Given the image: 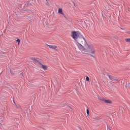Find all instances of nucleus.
<instances>
[{"mask_svg":"<svg viewBox=\"0 0 130 130\" xmlns=\"http://www.w3.org/2000/svg\"><path fill=\"white\" fill-rule=\"evenodd\" d=\"M84 45H85V48L84 47L82 44H78V48L80 50H81L82 53H83V54L90 55L92 57H95L94 55L90 54V53L94 54L95 52H96L95 50H94V47H93V45H89L87 44H85Z\"/></svg>","mask_w":130,"mask_h":130,"instance_id":"nucleus-1","label":"nucleus"},{"mask_svg":"<svg viewBox=\"0 0 130 130\" xmlns=\"http://www.w3.org/2000/svg\"><path fill=\"white\" fill-rule=\"evenodd\" d=\"M76 41H77L78 44H82V45L87 44L86 40L85 38H84V37H83V35H82L81 36H80L79 38H78Z\"/></svg>","mask_w":130,"mask_h":130,"instance_id":"nucleus-2","label":"nucleus"},{"mask_svg":"<svg viewBox=\"0 0 130 130\" xmlns=\"http://www.w3.org/2000/svg\"><path fill=\"white\" fill-rule=\"evenodd\" d=\"M72 37H73V39H75V40H76L80 37V36H82V34H81V33H80L79 31H72Z\"/></svg>","mask_w":130,"mask_h":130,"instance_id":"nucleus-3","label":"nucleus"},{"mask_svg":"<svg viewBox=\"0 0 130 130\" xmlns=\"http://www.w3.org/2000/svg\"><path fill=\"white\" fill-rule=\"evenodd\" d=\"M99 100L101 101H104L105 103H107L108 104H112V102L109 100H105L104 98H99Z\"/></svg>","mask_w":130,"mask_h":130,"instance_id":"nucleus-4","label":"nucleus"},{"mask_svg":"<svg viewBox=\"0 0 130 130\" xmlns=\"http://www.w3.org/2000/svg\"><path fill=\"white\" fill-rule=\"evenodd\" d=\"M108 77H109L110 80H111V81H113V82H115V81L116 82H117V81H118V79H117V78L114 77L113 76L108 75Z\"/></svg>","mask_w":130,"mask_h":130,"instance_id":"nucleus-5","label":"nucleus"},{"mask_svg":"<svg viewBox=\"0 0 130 130\" xmlns=\"http://www.w3.org/2000/svg\"><path fill=\"white\" fill-rule=\"evenodd\" d=\"M30 59H31V60H33L34 63H39V64H41V61L38 60L34 57H32L31 58H30Z\"/></svg>","mask_w":130,"mask_h":130,"instance_id":"nucleus-6","label":"nucleus"},{"mask_svg":"<svg viewBox=\"0 0 130 130\" xmlns=\"http://www.w3.org/2000/svg\"><path fill=\"white\" fill-rule=\"evenodd\" d=\"M47 46H48L49 48H50L51 49H54V50H56V49H57V46L56 45H47Z\"/></svg>","mask_w":130,"mask_h":130,"instance_id":"nucleus-7","label":"nucleus"},{"mask_svg":"<svg viewBox=\"0 0 130 130\" xmlns=\"http://www.w3.org/2000/svg\"><path fill=\"white\" fill-rule=\"evenodd\" d=\"M40 65L42 66V68L43 69V70H44L45 71H47V68H48L47 66L43 65L42 63H41Z\"/></svg>","mask_w":130,"mask_h":130,"instance_id":"nucleus-8","label":"nucleus"},{"mask_svg":"<svg viewBox=\"0 0 130 130\" xmlns=\"http://www.w3.org/2000/svg\"><path fill=\"white\" fill-rule=\"evenodd\" d=\"M15 107L17 109H21V106L20 105H16L15 104Z\"/></svg>","mask_w":130,"mask_h":130,"instance_id":"nucleus-9","label":"nucleus"},{"mask_svg":"<svg viewBox=\"0 0 130 130\" xmlns=\"http://www.w3.org/2000/svg\"><path fill=\"white\" fill-rule=\"evenodd\" d=\"M58 13L59 14H61L62 13V9L61 8H59L58 10Z\"/></svg>","mask_w":130,"mask_h":130,"instance_id":"nucleus-10","label":"nucleus"},{"mask_svg":"<svg viewBox=\"0 0 130 130\" xmlns=\"http://www.w3.org/2000/svg\"><path fill=\"white\" fill-rule=\"evenodd\" d=\"M125 87L126 88V89H129V84L126 83V85H125Z\"/></svg>","mask_w":130,"mask_h":130,"instance_id":"nucleus-11","label":"nucleus"},{"mask_svg":"<svg viewBox=\"0 0 130 130\" xmlns=\"http://www.w3.org/2000/svg\"><path fill=\"white\" fill-rule=\"evenodd\" d=\"M61 15H62L63 16V17L66 18V19H68V18L67 17V15L66 14H64V13H62L61 14Z\"/></svg>","mask_w":130,"mask_h":130,"instance_id":"nucleus-12","label":"nucleus"},{"mask_svg":"<svg viewBox=\"0 0 130 130\" xmlns=\"http://www.w3.org/2000/svg\"><path fill=\"white\" fill-rule=\"evenodd\" d=\"M10 72L11 75H12V76H14V75H15V73L12 71V70H11V69H10Z\"/></svg>","mask_w":130,"mask_h":130,"instance_id":"nucleus-13","label":"nucleus"},{"mask_svg":"<svg viewBox=\"0 0 130 130\" xmlns=\"http://www.w3.org/2000/svg\"><path fill=\"white\" fill-rule=\"evenodd\" d=\"M86 80L87 82H89L90 81V78H89V77L86 76Z\"/></svg>","mask_w":130,"mask_h":130,"instance_id":"nucleus-14","label":"nucleus"},{"mask_svg":"<svg viewBox=\"0 0 130 130\" xmlns=\"http://www.w3.org/2000/svg\"><path fill=\"white\" fill-rule=\"evenodd\" d=\"M86 112H87V114L88 116H89V109H87Z\"/></svg>","mask_w":130,"mask_h":130,"instance_id":"nucleus-15","label":"nucleus"},{"mask_svg":"<svg viewBox=\"0 0 130 130\" xmlns=\"http://www.w3.org/2000/svg\"><path fill=\"white\" fill-rule=\"evenodd\" d=\"M125 41L126 42H130V39H126Z\"/></svg>","mask_w":130,"mask_h":130,"instance_id":"nucleus-16","label":"nucleus"},{"mask_svg":"<svg viewBox=\"0 0 130 130\" xmlns=\"http://www.w3.org/2000/svg\"><path fill=\"white\" fill-rule=\"evenodd\" d=\"M16 42H18V44H20V39H17Z\"/></svg>","mask_w":130,"mask_h":130,"instance_id":"nucleus-17","label":"nucleus"},{"mask_svg":"<svg viewBox=\"0 0 130 130\" xmlns=\"http://www.w3.org/2000/svg\"><path fill=\"white\" fill-rule=\"evenodd\" d=\"M46 5L48 6V7H49L50 5H49V3H48V1H47L46 3Z\"/></svg>","mask_w":130,"mask_h":130,"instance_id":"nucleus-18","label":"nucleus"},{"mask_svg":"<svg viewBox=\"0 0 130 130\" xmlns=\"http://www.w3.org/2000/svg\"><path fill=\"white\" fill-rule=\"evenodd\" d=\"M110 129H110L109 126H107V130H110Z\"/></svg>","mask_w":130,"mask_h":130,"instance_id":"nucleus-19","label":"nucleus"},{"mask_svg":"<svg viewBox=\"0 0 130 130\" xmlns=\"http://www.w3.org/2000/svg\"><path fill=\"white\" fill-rule=\"evenodd\" d=\"M20 75H22V77H23V78H24V75H23V72H22Z\"/></svg>","mask_w":130,"mask_h":130,"instance_id":"nucleus-20","label":"nucleus"},{"mask_svg":"<svg viewBox=\"0 0 130 130\" xmlns=\"http://www.w3.org/2000/svg\"><path fill=\"white\" fill-rule=\"evenodd\" d=\"M68 107H69V108H70V109H72V107H71V106H68Z\"/></svg>","mask_w":130,"mask_h":130,"instance_id":"nucleus-21","label":"nucleus"},{"mask_svg":"<svg viewBox=\"0 0 130 130\" xmlns=\"http://www.w3.org/2000/svg\"><path fill=\"white\" fill-rule=\"evenodd\" d=\"M128 12H130V8H128Z\"/></svg>","mask_w":130,"mask_h":130,"instance_id":"nucleus-22","label":"nucleus"},{"mask_svg":"<svg viewBox=\"0 0 130 130\" xmlns=\"http://www.w3.org/2000/svg\"><path fill=\"white\" fill-rule=\"evenodd\" d=\"M73 4H74L75 7H76V4H75V2H73Z\"/></svg>","mask_w":130,"mask_h":130,"instance_id":"nucleus-23","label":"nucleus"},{"mask_svg":"<svg viewBox=\"0 0 130 130\" xmlns=\"http://www.w3.org/2000/svg\"><path fill=\"white\" fill-rule=\"evenodd\" d=\"M79 128L80 130H82V128H81L80 127H79Z\"/></svg>","mask_w":130,"mask_h":130,"instance_id":"nucleus-24","label":"nucleus"},{"mask_svg":"<svg viewBox=\"0 0 130 130\" xmlns=\"http://www.w3.org/2000/svg\"><path fill=\"white\" fill-rule=\"evenodd\" d=\"M127 33L128 34H130V31H128Z\"/></svg>","mask_w":130,"mask_h":130,"instance_id":"nucleus-25","label":"nucleus"},{"mask_svg":"<svg viewBox=\"0 0 130 130\" xmlns=\"http://www.w3.org/2000/svg\"><path fill=\"white\" fill-rule=\"evenodd\" d=\"M7 86H10V85L9 84H7Z\"/></svg>","mask_w":130,"mask_h":130,"instance_id":"nucleus-26","label":"nucleus"},{"mask_svg":"<svg viewBox=\"0 0 130 130\" xmlns=\"http://www.w3.org/2000/svg\"><path fill=\"white\" fill-rule=\"evenodd\" d=\"M14 104H16V103H15V101L13 102Z\"/></svg>","mask_w":130,"mask_h":130,"instance_id":"nucleus-27","label":"nucleus"},{"mask_svg":"<svg viewBox=\"0 0 130 130\" xmlns=\"http://www.w3.org/2000/svg\"><path fill=\"white\" fill-rule=\"evenodd\" d=\"M121 29L122 30H123V29H122V28H121Z\"/></svg>","mask_w":130,"mask_h":130,"instance_id":"nucleus-28","label":"nucleus"},{"mask_svg":"<svg viewBox=\"0 0 130 130\" xmlns=\"http://www.w3.org/2000/svg\"><path fill=\"white\" fill-rule=\"evenodd\" d=\"M46 2L48 1V0H46Z\"/></svg>","mask_w":130,"mask_h":130,"instance_id":"nucleus-29","label":"nucleus"},{"mask_svg":"<svg viewBox=\"0 0 130 130\" xmlns=\"http://www.w3.org/2000/svg\"><path fill=\"white\" fill-rule=\"evenodd\" d=\"M27 12H29V10H27Z\"/></svg>","mask_w":130,"mask_h":130,"instance_id":"nucleus-30","label":"nucleus"},{"mask_svg":"<svg viewBox=\"0 0 130 130\" xmlns=\"http://www.w3.org/2000/svg\"><path fill=\"white\" fill-rule=\"evenodd\" d=\"M110 130H111V129H110Z\"/></svg>","mask_w":130,"mask_h":130,"instance_id":"nucleus-31","label":"nucleus"}]
</instances>
